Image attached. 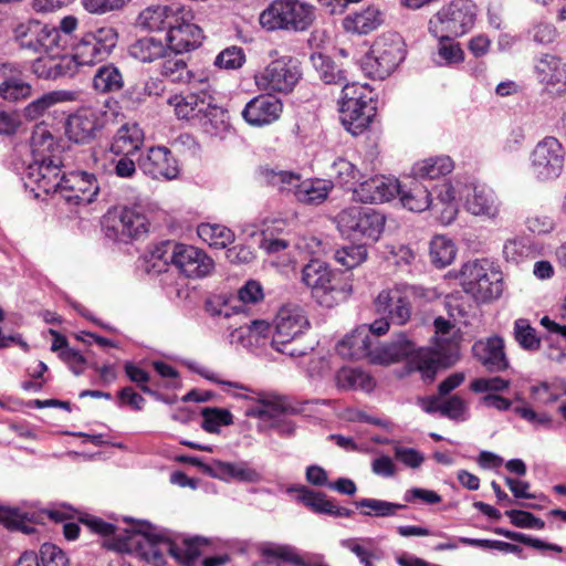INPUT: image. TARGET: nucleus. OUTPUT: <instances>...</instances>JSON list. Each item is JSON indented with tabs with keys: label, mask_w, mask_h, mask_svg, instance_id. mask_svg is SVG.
Returning a JSON list of instances; mask_svg holds the SVG:
<instances>
[{
	"label": "nucleus",
	"mask_w": 566,
	"mask_h": 566,
	"mask_svg": "<svg viewBox=\"0 0 566 566\" xmlns=\"http://www.w3.org/2000/svg\"><path fill=\"white\" fill-rule=\"evenodd\" d=\"M270 332V325L265 321H249L239 324L230 334L231 343H243L247 337H264Z\"/></svg>",
	"instance_id": "53"
},
{
	"label": "nucleus",
	"mask_w": 566,
	"mask_h": 566,
	"mask_svg": "<svg viewBox=\"0 0 566 566\" xmlns=\"http://www.w3.org/2000/svg\"><path fill=\"white\" fill-rule=\"evenodd\" d=\"M168 50L161 40L145 36L129 46V55L143 63H151L166 56Z\"/></svg>",
	"instance_id": "35"
},
{
	"label": "nucleus",
	"mask_w": 566,
	"mask_h": 566,
	"mask_svg": "<svg viewBox=\"0 0 566 566\" xmlns=\"http://www.w3.org/2000/svg\"><path fill=\"white\" fill-rule=\"evenodd\" d=\"M439 45L437 51V63L439 64H457L463 61L464 52L460 44L452 40L453 36H437Z\"/></svg>",
	"instance_id": "52"
},
{
	"label": "nucleus",
	"mask_w": 566,
	"mask_h": 566,
	"mask_svg": "<svg viewBox=\"0 0 566 566\" xmlns=\"http://www.w3.org/2000/svg\"><path fill=\"white\" fill-rule=\"evenodd\" d=\"M566 150L563 144L553 136L539 140L530 155V169L538 181L557 179L563 170Z\"/></svg>",
	"instance_id": "9"
},
{
	"label": "nucleus",
	"mask_w": 566,
	"mask_h": 566,
	"mask_svg": "<svg viewBox=\"0 0 566 566\" xmlns=\"http://www.w3.org/2000/svg\"><path fill=\"white\" fill-rule=\"evenodd\" d=\"M178 22L172 21L168 28V49L176 53H182L198 48L203 39L202 30L190 22L192 17L184 8L181 13H178Z\"/></svg>",
	"instance_id": "16"
},
{
	"label": "nucleus",
	"mask_w": 566,
	"mask_h": 566,
	"mask_svg": "<svg viewBox=\"0 0 566 566\" xmlns=\"http://www.w3.org/2000/svg\"><path fill=\"white\" fill-rule=\"evenodd\" d=\"M336 385L344 390L361 389L370 391L374 388L373 378L365 371L355 368H340L335 376Z\"/></svg>",
	"instance_id": "41"
},
{
	"label": "nucleus",
	"mask_w": 566,
	"mask_h": 566,
	"mask_svg": "<svg viewBox=\"0 0 566 566\" xmlns=\"http://www.w3.org/2000/svg\"><path fill=\"white\" fill-rule=\"evenodd\" d=\"M460 283L465 293L476 301L488 302L502 295V273L488 259L468 261L460 271Z\"/></svg>",
	"instance_id": "5"
},
{
	"label": "nucleus",
	"mask_w": 566,
	"mask_h": 566,
	"mask_svg": "<svg viewBox=\"0 0 566 566\" xmlns=\"http://www.w3.org/2000/svg\"><path fill=\"white\" fill-rule=\"evenodd\" d=\"M476 15L478 7L472 0H452L430 19L429 30L434 36H462L473 29Z\"/></svg>",
	"instance_id": "7"
},
{
	"label": "nucleus",
	"mask_w": 566,
	"mask_h": 566,
	"mask_svg": "<svg viewBox=\"0 0 566 566\" xmlns=\"http://www.w3.org/2000/svg\"><path fill=\"white\" fill-rule=\"evenodd\" d=\"M312 65L317 76L326 84H343L346 81L344 72L337 67L334 61L321 53L311 56Z\"/></svg>",
	"instance_id": "44"
},
{
	"label": "nucleus",
	"mask_w": 566,
	"mask_h": 566,
	"mask_svg": "<svg viewBox=\"0 0 566 566\" xmlns=\"http://www.w3.org/2000/svg\"><path fill=\"white\" fill-rule=\"evenodd\" d=\"M308 327V318L301 306L296 304L283 305L275 317L272 347L290 357L306 355L312 350V347L303 344L301 337Z\"/></svg>",
	"instance_id": "2"
},
{
	"label": "nucleus",
	"mask_w": 566,
	"mask_h": 566,
	"mask_svg": "<svg viewBox=\"0 0 566 566\" xmlns=\"http://www.w3.org/2000/svg\"><path fill=\"white\" fill-rule=\"evenodd\" d=\"M332 171L340 186L353 184L359 176L358 169L349 160L338 158L332 165Z\"/></svg>",
	"instance_id": "60"
},
{
	"label": "nucleus",
	"mask_w": 566,
	"mask_h": 566,
	"mask_svg": "<svg viewBox=\"0 0 566 566\" xmlns=\"http://www.w3.org/2000/svg\"><path fill=\"white\" fill-rule=\"evenodd\" d=\"M411 286L396 284L384 289L375 298V310L378 314L386 315L391 323L405 325L411 316Z\"/></svg>",
	"instance_id": "12"
},
{
	"label": "nucleus",
	"mask_w": 566,
	"mask_h": 566,
	"mask_svg": "<svg viewBox=\"0 0 566 566\" xmlns=\"http://www.w3.org/2000/svg\"><path fill=\"white\" fill-rule=\"evenodd\" d=\"M171 263L188 277H203L213 268V261L192 245L179 244L170 254Z\"/></svg>",
	"instance_id": "17"
},
{
	"label": "nucleus",
	"mask_w": 566,
	"mask_h": 566,
	"mask_svg": "<svg viewBox=\"0 0 566 566\" xmlns=\"http://www.w3.org/2000/svg\"><path fill=\"white\" fill-rule=\"evenodd\" d=\"M355 505L358 509H364V511H361L363 515L376 517L395 516L399 510L406 507V505L399 503L378 499H360L355 502Z\"/></svg>",
	"instance_id": "49"
},
{
	"label": "nucleus",
	"mask_w": 566,
	"mask_h": 566,
	"mask_svg": "<svg viewBox=\"0 0 566 566\" xmlns=\"http://www.w3.org/2000/svg\"><path fill=\"white\" fill-rule=\"evenodd\" d=\"M509 387L510 380H506L497 376L490 378H476L470 385V389L474 392L489 394H497L506 390Z\"/></svg>",
	"instance_id": "62"
},
{
	"label": "nucleus",
	"mask_w": 566,
	"mask_h": 566,
	"mask_svg": "<svg viewBox=\"0 0 566 566\" xmlns=\"http://www.w3.org/2000/svg\"><path fill=\"white\" fill-rule=\"evenodd\" d=\"M99 191L98 182L94 175L80 171L65 176L61 188V197L74 205L91 203Z\"/></svg>",
	"instance_id": "19"
},
{
	"label": "nucleus",
	"mask_w": 566,
	"mask_h": 566,
	"mask_svg": "<svg viewBox=\"0 0 566 566\" xmlns=\"http://www.w3.org/2000/svg\"><path fill=\"white\" fill-rule=\"evenodd\" d=\"M453 161L448 156L430 157L417 161L411 168V176L418 180H433L450 174Z\"/></svg>",
	"instance_id": "34"
},
{
	"label": "nucleus",
	"mask_w": 566,
	"mask_h": 566,
	"mask_svg": "<svg viewBox=\"0 0 566 566\" xmlns=\"http://www.w3.org/2000/svg\"><path fill=\"white\" fill-rule=\"evenodd\" d=\"M400 196L402 206L410 211L422 212L431 207L432 199L427 186L411 175L400 182L397 193Z\"/></svg>",
	"instance_id": "31"
},
{
	"label": "nucleus",
	"mask_w": 566,
	"mask_h": 566,
	"mask_svg": "<svg viewBox=\"0 0 566 566\" xmlns=\"http://www.w3.org/2000/svg\"><path fill=\"white\" fill-rule=\"evenodd\" d=\"M342 85L343 90L339 102H357L364 104L367 101H373L371 91L367 85L348 83L347 80Z\"/></svg>",
	"instance_id": "61"
},
{
	"label": "nucleus",
	"mask_w": 566,
	"mask_h": 566,
	"mask_svg": "<svg viewBox=\"0 0 566 566\" xmlns=\"http://www.w3.org/2000/svg\"><path fill=\"white\" fill-rule=\"evenodd\" d=\"M179 54L180 53L168 50L166 56L163 57L164 62L160 73L172 82L186 83L190 80V71L188 70L187 63Z\"/></svg>",
	"instance_id": "46"
},
{
	"label": "nucleus",
	"mask_w": 566,
	"mask_h": 566,
	"mask_svg": "<svg viewBox=\"0 0 566 566\" xmlns=\"http://www.w3.org/2000/svg\"><path fill=\"white\" fill-rule=\"evenodd\" d=\"M316 19L315 8L301 0H273L259 18L268 31L304 32Z\"/></svg>",
	"instance_id": "4"
},
{
	"label": "nucleus",
	"mask_w": 566,
	"mask_h": 566,
	"mask_svg": "<svg viewBox=\"0 0 566 566\" xmlns=\"http://www.w3.org/2000/svg\"><path fill=\"white\" fill-rule=\"evenodd\" d=\"M250 399L264 405L265 418L272 422L286 415H297L300 409L294 408L285 397L274 394L258 392Z\"/></svg>",
	"instance_id": "37"
},
{
	"label": "nucleus",
	"mask_w": 566,
	"mask_h": 566,
	"mask_svg": "<svg viewBox=\"0 0 566 566\" xmlns=\"http://www.w3.org/2000/svg\"><path fill=\"white\" fill-rule=\"evenodd\" d=\"M340 232L350 238L377 240L382 232L385 218L371 208L350 207L337 216Z\"/></svg>",
	"instance_id": "10"
},
{
	"label": "nucleus",
	"mask_w": 566,
	"mask_h": 566,
	"mask_svg": "<svg viewBox=\"0 0 566 566\" xmlns=\"http://www.w3.org/2000/svg\"><path fill=\"white\" fill-rule=\"evenodd\" d=\"M514 339L525 350L535 352L541 348L542 338L527 319L518 318L514 322Z\"/></svg>",
	"instance_id": "50"
},
{
	"label": "nucleus",
	"mask_w": 566,
	"mask_h": 566,
	"mask_svg": "<svg viewBox=\"0 0 566 566\" xmlns=\"http://www.w3.org/2000/svg\"><path fill=\"white\" fill-rule=\"evenodd\" d=\"M400 189V181L386 176H374L361 181L353 190L355 201L363 203H380L392 199Z\"/></svg>",
	"instance_id": "20"
},
{
	"label": "nucleus",
	"mask_w": 566,
	"mask_h": 566,
	"mask_svg": "<svg viewBox=\"0 0 566 566\" xmlns=\"http://www.w3.org/2000/svg\"><path fill=\"white\" fill-rule=\"evenodd\" d=\"M72 93L62 92V93H51L45 94L33 102H31L24 108V115L30 119H35L41 116L48 108L54 105L60 99H72Z\"/></svg>",
	"instance_id": "55"
},
{
	"label": "nucleus",
	"mask_w": 566,
	"mask_h": 566,
	"mask_svg": "<svg viewBox=\"0 0 566 566\" xmlns=\"http://www.w3.org/2000/svg\"><path fill=\"white\" fill-rule=\"evenodd\" d=\"M203 417L202 429L210 433L219 431L220 426H229L233 422L232 415L227 409L206 407L201 410Z\"/></svg>",
	"instance_id": "54"
},
{
	"label": "nucleus",
	"mask_w": 566,
	"mask_h": 566,
	"mask_svg": "<svg viewBox=\"0 0 566 566\" xmlns=\"http://www.w3.org/2000/svg\"><path fill=\"white\" fill-rule=\"evenodd\" d=\"M43 30L44 23L29 20L17 25L14 36L21 48L41 52V33Z\"/></svg>",
	"instance_id": "43"
},
{
	"label": "nucleus",
	"mask_w": 566,
	"mask_h": 566,
	"mask_svg": "<svg viewBox=\"0 0 566 566\" xmlns=\"http://www.w3.org/2000/svg\"><path fill=\"white\" fill-rule=\"evenodd\" d=\"M300 501L315 513L328 514L332 507V501L327 500L324 494L301 486L296 490Z\"/></svg>",
	"instance_id": "58"
},
{
	"label": "nucleus",
	"mask_w": 566,
	"mask_h": 566,
	"mask_svg": "<svg viewBox=\"0 0 566 566\" xmlns=\"http://www.w3.org/2000/svg\"><path fill=\"white\" fill-rule=\"evenodd\" d=\"M472 353L491 373L504 371L510 366L504 350V339L500 336H491L475 342L472 347Z\"/></svg>",
	"instance_id": "25"
},
{
	"label": "nucleus",
	"mask_w": 566,
	"mask_h": 566,
	"mask_svg": "<svg viewBox=\"0 0 566 566\" xmlns=\"http://www.w3.org/2000/svg\"><path fill=\"white\" fill-rule=\"evenodd\" d=\"M40 557L42 566H69V559L65 553L51 543H45L41 546Z\"/></svg>",
	"instance_id": "64"
},
{
	"label": "nucleus",
	"mask_w": 566,
	"mask_h": 566,
	"mask_svg": "<svg viewBox=\"0 0 566 566\" xmlns=\"http://www.w3.org/2000/svg\"><path fill=\"white\" fill-rule=\"evenodd\" d=\"M536 80L552 96L566 94V63L558 56L543 54L534 65Z\"/></svg>",
	"instance_id": "15"
},
{
	"label": "nucleus",
	"mask_w": 566,
	"mask_h": 566,
	"mask_svg": "<svg viewBox=\"0 0 566 566\" xmlns=\"http://www.w3.org/2000/svg\"><path fill=\"white\" fill-rule=\"evenodd\" d=\"M438 349L417 348L415 343L406 335H398L397 338L386 345H379L376 364H391L411 356L410 364L421 373L424 380L432 381L437 370L442 366L441 350L443 347L438 344Z\"/></svg>",
	"instance_id": "3"
},
{
	"label": "nucleus",
	"mask_w": 566,
	"mask_h": 566,
	"mask_svg": "<svg viewBox=\"0 0 566 566\" xmlns=\"http://www.w3.org/2000/svg\"><path fill=\"white\" fill-rule=\"evenodd\" d=\"M464 208L473 216L492 219L497 216L500 203L492 189L474 186L467 188Z\"/></svg>",
	"instance_id": "28"
},
{
	"label": "nucleus",
	"mask_w": 566,
	"mask_h": 566,
	"mask_svg": "<svg viewBox=\"0 0 566 566\" xmlns=\"http://www.w3.org/2000/svg\"><path fill=\"white\" fill-rule=\"evenodd\" d=\"M210 85L203 83V87L198 92L189 94L174 95L168 99V104L174 107L175 114L181 119L199 118L203 108L210 105Z\"/></svg>",
	"instance_id": "27"
},
{
	"label": "nucleus",
	"mask_w": 566,
	"mask_h": 566,
	"mask_svg": "<svg viewBox=\"0 0 566 566\" xmlns=\"http://www.w3.org/2000/svg\"><path fill=\"white\" fill-rule=\"evenodd\" d=\"M212 475L221 480H237L240 482H258L260 474L249 468L245 463H232L216 461L213 463Z\"/></svg>",
	"instance_id": "36"
},
{
	"label": "nucleus",
	"mask_w": 566,
	"mask_h": 566,
	"mask_svg": "<svg viewBox=\"0 0 566 566\" xmlns=\"http://www.w3.org/2000/svg\"><path fill=\"white\" fill-rule=\"evenodd\" d=\"M301 77L297 61L291 56H282L272 61L262 72L255 75V84L261 91L270 93H290Z\"/></svg>",
	"instance_id": "11"
},
{
	"label": "nucleus",
	"mask_w": 566,
	"mask_h": 566,
	"mask_svg": "<svg viewBox=\"0 0 566 566\" xmlns=\"http://www.w3.org/2000/svg\"><path fill=\"white\" fill-rule=\"evenodd\" d=\"M455 247L451 239L436 235L430 242V258L437 268H446L455 258Z\"/></svg>",
	"instance_id": "48"
},
{
	"label": "nucleus",
	"mask_w": 566,
	"mask_h": 566,
	"mask_svg": "<svg viewBox=\"0 0 566 566\" xmlns=\"http://www.w3.org/2000/svg\"><path fill=\"white\" fill-rule=\"evenodd\" d=\"M260 175L268 186H271L281 192H292L296 196V188H298L301 182L300 175L284 170L276 171L271 168L261 169Z\"/></svg>",
	"instance_id": "42"
},
{
	"label": "nucleus",
	"mask_w": 566,
	"mask_h": 566,
	"mask_svg": "<svg viewBox=\"0 0 566 566\" xmlns=\"http://www.w3.org/2000/svg\"><path fill=\"white\" fill-rule=\"evenodd\" d=\"M438 203H441L443 206V209L440 213V220L444 224L451 223L458 213V208L454 202L455 200V192L451 185L443 184L441 186V189L438 193Z\"/></svg>",
	"instance_id": "57"
},
{
	"label": "nucleus",
	"mask_w": 566,
	"mask_h": 566,
	"mask_svg": "<svg viewBox=\"0 0 566 566\" xmlns=\"http://www.w3.org/2000/svg\"><path fill=\"white\" fill-rule=\"evenodd\" d=\"M331 185L323 179H306L301 180L298 188H296V200L305 205H319L328 196Z\"/></svg>",
	"instance_id": "38"
},
{
	"label": "nucleus",
	"mask_w": 566,
	"mask_h": 566,
	"mask_svg": "<svg viewBox=\"0 0 566 566\" xmlns=\"http://www.w3.org/2000/svg\"><path fill=\"white\" fill-rule=\"evenodd\" d=\"M545 344V356L555 361H562L566 358V336L547 335L543 338Z\"/></svg>",
	"instance_id": "63"
},
{
	"label": "nucleus",
	"mask_w": 566,
	"mask_h": 566,
	"mask_svg": "<svg viewBox=\"0 0 566 566\" xmlns=\"http://www.w3.org/2000/svg\"><path fill=\"white\" fill-rule=\"evenodd\" d=\"M340 122L345 129L354 136L360 135L376 115L373 101L366 103L339 102Z\"/></svg>",
	"instance_id": "26"
},
{
	"label": "nucleus",
	"mask_w": 566,
	"mask_h": 566,
	"mask_svg": "<svg viewBox=\"0 0 566 566\" xmlns=\"http://www.w3.org/2000/svg\"><path fill=\"white\" fill-rule=\"evenodd\" d=\"M279 559L291 562L297 566L304 565V560L297 556L293 548L276 545L265 547L263 549V558L256 562L253 566H282Z\"/></svg>",
	"instance_id": "47"
},
{
	"label": "nucleus",
	"mask_w": 566,
	"mask_h": 566,
	"mask_svg": "<svg viewBox=\"0 0 566 566\" xmlns=\"http://www.w3.org/2000/svg\"><path fill=\"white\" fill-rule=\"evenodd\" d=\"M333 273L328 265L321 260H312L302 269V282L312 290L313 295L323 305L331 306L332 303L326 300L327 295L334 291L332 285Z\"/></svg>",
	"instance_id": "24"
},
{
	"label": "nucleus",
	"mask_w": 566,
	"mask_h": 566,
	"mask_svg": "<svg viewBox=\"0 0 566 566\" xmlns=\"http://www.w3.org/2000/svg\"><path fill=\"white\" fill-rule=\"evenodd\" d=\"M181 11L182 7L179 4L149 6L139 13L137 25L149 31L168 30L172 21L178 22V13Z\"/></svg>",
	"instance_id": "29"
},
{
	"label": "nucleus",
	"mask_w": 566,
	"mask_h": 566,
	"mask_svg": "<svg viewBox=\"0 0 566 566\" xmlns=\"http://www.w3.org/2000/svg\"><path fill=\"white\" fill-rule=\"evenodd\" d=\"M118 39L117 31L109 25L99 27L84 33L78 40L71 44L73 64L93 65L109 56L116 46Z\"/></svg>",
	"instance_id": "8"
},
{
	"label": "nucleus",
	"mask_w": 566,
	"mask_h": 566,
	"mask_svg": "<svg viewBox=\"0 0 566 566\" xmlns=\"http://www.w3.org/2000/svg\"><path fill=\"white\" fill-rule=\"evenodd\" d=\"M32 72L42 78L55 80L75 73L73 59L69 55L46 54L32 63Z\"/></svg>",
	"instance_id": "30"
},
{
	"label": "nucleus",
	"mask_w": 566,
	"mask_h": 566,
	"mask_svg": "<svg viewBox=\"0 0 566 566\" xmlns=\"http://www.w3.org/2000/svg\"><path fill=\"white\" fill-rule=\"evenodd\" d=\"M197 232L205 242L217 249H224L234 241L233 232L221 224L202 223Z\"/></svg>",
	"instance_id": "45"
},
{
	"label": "nucleus",
	"mask_w": 566,
	"mask_h": 566,
	"mask_svg": "<svg viewBox=\"0 0 566 566\" xmlns=\"http://www.w3.org/2000/svg\"><path fill=\"white\" fill-rule=\"evenodd\" d=\"M209 102L210 105L203 108L198 119L207 133L210 135H219L228 127L227 112L217 104L212 94L209 96Z\"/></svg>",
	"instance_id": "40"
},
{
	"label": "nucleus",
	"mask_w": 566,
	"mask_h": 566,
	"mask_svg": "<svg viewBox=\"0 0 566 566\" xmlns=\"http://www.w3.org/2000/svg\"><path fill=\"white\" fill-rule=\"evenodd\" d=\"M102 545L115 552H130L133 546L140 545L145 558L154 566H163L168 554L189 566L200 555V547L207 545V539L184 538L181 544H178L163 535L132 532L125 538L105 539Z\"/></svg>",
	"instance_id": "1"
},
{
	"label": "nucleus",
	"mask_w": 566,
	"mask_h": 566,
	"mask_svg": "<svg viewBox=\"0 0 566 566\" xmlns=\"http://www.w3.org/2000/svg\"><path fill=\"white\" fill-rule=\"evenodd\" d=\"M106 223L119 239L136 238L147 231L146 217L134 208L109 210Z\"/></svg>",
	"instance_id": "22"
},
{
	"label": "nucleus",
	"mask_w": 566,
	"mask_h": 566,
	"mask_svg": "<svg viewBox=\"0 0 566 566\" xmlns=\"http://www.w3.org/2000/svg\"><path fill=\"white\" fill-rule=\"evenodd\" d=\"M384 22L382 13L376 7H368L361 11L347 15L343 27L347 32L368 34Z\"/></svg>",
	"instance_id": "33"
},
{
	"label": "nucleus",
	"mask_w": 566,
	"mask_h": 566,
	"mask_svg": "<svg viewBox=\"0 0 566 566\" xmlns=\"http://www.w3.org/2000/svg\"><path fill=\"white\" fill-rule=\"evenodd\" d=\"M378 347L379 342L369 333L367 325H363L347 335L337 348L340 355L352 359H368L376 363L375 356L378 355Z\"/></svg>",
	"instance_id": "21"
},
{
	"label": "nucleus",
	"mask_w": 566,
	"mask_h": 566,
	"mask_svg": "<svg viewBox=\"0 0 566 566\" xmlns=\"http://www.w3.org/2000/svg\"><path fill=\"white\" fill-rule=\"evenodd\" d=\"M61 166L62 161L59 157L36 158L27 167L25 177L39 190L45 193L60 195L65 178Z\"/></svg>",
	"instance_id": "13"
},
{
	"label": "nucleus",
	"mask_w": 566,
	"mask_h": 566,
	"mask_svg": "<svg viewBox=\"0 0 566 566\" xmlns=\"http://www.w3.org/2000/svg\"><path fill=\"white\" fill-rule=\"evenodd\" d=\"M124 86L123 74L114 64L99 66L93 77V87L99 93L118 92Z\"/></svg>",
	"instance_id": "39"
},
{
	"label": "nucleus",
	"mask_w": 566,
	"mask_h": 566,
	"mask_svg": "<svg viewBox=\"0 0 566 566\" xmlns=\"http://www.w3.org/2000/svg\"><path fill=\"white\" fill-rule=\"evenodd\" d=\"M405 59L403 40L398 33H384L360 61L363 72L371 77L384 80Z\"/></svg>",
	"instance_id": "6"
},
{
	"label": "nucleus",
	"mask_w": 566,
	"mask_h": 566,
	"mask_svg": "<svg viewBox=\"0 0 566 566\" xmlns=\"http://www.w3.org/2000/svg\"><path fill=\"white\" fill-rule=\"evenodd\" d=\"M104 127L103 115L92 107H81L66 119V135L77 144H87L96 138Z\"/></svg>",
	"instance_id": "14"
},
{
	"label": "nucleus",
	"mask_w": 566,
	"mask_h": 566,
	"mask_svg": "<svg viewBox=\"0 0 566 566\" xmlns=\"http://www.w3.org/2000/svg\"><path fill=\"white\" fill-rule=\"evenodd\" d=\"M0 95L10 102H18L31 95V86L22 81L11 78L0 84Z\"/></svg>",
	"instance_id": "59"
},
{
	"label": "nucleus",
	"mask_w": 566,
	"mask_h": 566,
	"mask_svg": "<svg viewBox=\"0 0 566 566\" xmlns=\"http://www.w3.org/2000/svg\"><path fill=\"white\" fill-rule=\"evenodd\" d=\"M282 112V102L270 93L260 94L250 99L241 115L249 125L262 127L277 120Z\"/></svg>",
	"instance_id": "18"
},
{
	"label": "nucleus",
	"mask_w": 566,
	"mask_h": 566,
	"mask_svg": "<svg viewBox=\"0 0 566 566\" xmlns=\"http://www.w3.org/2000/svg\"><path fill=\"white\" fill-rule=\"evenodd\" d=\"M30 146L34 159L53 157L51 151L54 147V138L44 125L34 127L30 138Z\"/></svg>",
	"instance_id": "51"
},
{
	"label": "nucleus",
	"mask_w": 566,
	"mask_h": 566,
	"mask_svg": "<svg viewBox=\"0 0 566 566\" xmlns=\"http://www.w3.org/2000/svg\"><path fill=\"white\" fill-rule=\"evenodd\" d=\"M139 168L154 179H175L179 169L177 161L166 147H150L146 155L138 159Z\"/></svg>",
	"instance_id": "23"
},
{
	"label": "nucleus",
	"mask_w": 566,
	"mask_h": 566,
	"mask_svg": "<svg viewBox=\"0 0 566 566\" xmlns=\"http://www.w3.org/2000/svg\"><path fill=\"white\" fill-rule=\"evenodd\" d=\"M144 143V132L136 123H125L113 137L111 150L116 155H132Z\"/></svg>",
	"instance_id": "32"
},
{
	"label": "nucleus",
	"mask_w": 566,
	"mask_h": 566,
	"mask_svg": "<svg viewBox=\"0 0 566 566\" xmlns=\"http://www.w3.org/2000/svg\"><path fill=\"white\" fill-rule=\"evenodd\" d=\"M367 258V249L363 244L343 247L335 252V260L345 269L360 265Z\"/></svg>",
	"instance_id": "56"
}]
</instances>
